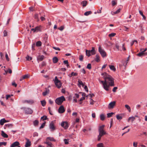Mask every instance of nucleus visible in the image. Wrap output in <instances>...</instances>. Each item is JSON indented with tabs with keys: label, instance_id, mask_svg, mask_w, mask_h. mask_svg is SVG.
Instances as JSON below:
<instances>
[{
	"label": "nucleus",
	"instance_id": "23",
	"mask_svg": "<svg viewBox=\"0 0 147 147\" xmlns=\"http://www.w3.org/2000/svg\"><path fill=\"white\" fill-rule=\"evenodd\" d=\"M135 118L134 117H131L129 118L128 120V121L129 122L130 120H131V122H133V121L135 120Z\"/></svg>",
	"mask_w": 147,
	"mask_h": 147
},
{
	"label": "nucleus",
	"instance_id": "43",
	"mask_svg": "<svg viewBox=\"0 0 147 147\" xmlns=\"http://www.w3.org/2000/svg\"><path fill=\"white\" fill-rule=\"evenodd\" d=\"M97 147H105L103 146V143H100L97 144Z\"/></svg>",
	"mask_w": 147,
	"mask_h": 147
},
{
	"label": "nucleus",
	"instance_id": "51",
	"mask_svg": "<svg viewBox=\"0 0 147 147\" xmlns=\"http://www.w3.org/2000/svg\"><path fill=\"white\" fill-rule=\"evenodd\" d=\"M116 35V34L115 33H111L109 34V36L111 37H113L114 36Z\"/></svg>",
	"mask_w": 147,
	"mask_h": 147
},
{
	"label": "nucleus",
	"instance_id": "13",
	"mask_svg": "<svg viewBox=\"0 0 147 147\" xmlns=\"http://www.w3.org/2000/svg\"><path fill=\"white\" fill-rule=\"evenodd\" d=\"M44 143L47 145V147H54V145L50 142L46 141Z\"/></svg>",
	"mask_w": 147,
	"mask_h": 147
},
{
	"label": "nucleus",
	"instance_id": "36",
	"mask_svg": "<svg viewBox=\"0 0 147 147\" xmlns=\"http://www.w3.org/2000/svg\"><path fill=\"white\" fill-rule=\"evenodd\" d=\"M86 55L88 57L90 56V51L86 50Z\"/></svg>",
	"mask_w": 147,
	"mask_h": 147
},
{
	"label": "nucleus",
	"instance_id": "31",
	"mask_svg": "<svg viewBox=\"0 0 147 147\" xmlns=\"http://www.w3.org/2000/svg\"><path fill=\"white\" fill-rule=\"evenodd\" d=\"M92 13L91 11H88L84 13V14L85 16H87Z\"/></svg>",
	"mask_w": 147,
	"mask_h": 147
},
{
	"label": "nucleus",
	"instance_id": "39",
	"mask_svg": "<svg viewBox=\"0 0 147 147\" xmlns=\"http://www.w3.org/2000/svg\"><path fill=\"white\" fill-rule=\"evenodd\" d=\"M116 117L117 119L118 120H120L122 118V117L120 115H119L118 114L116 115Z\"/></svg>",
	"mask_w": 147,
	"mask_h": 147
},
{
	"label": "nucleus",
	"instance_id": "12",
	"mask_svg": "<svg viewBox=\"0 0 147 147\" xmlns=\"http://www.w3.org/2000/svg\"><path fill=\"white\" fill-rule=\"evenodd\" d=\"M116 102L114 101L111 102L109 104L108 106V108L109 109L113 108L115 105Z\"/></svg>",
	"mask_w": 147,
	"mask_h": 147
},
{
	"label": "nucleus",
	"instance_id": "33",
	"mask_svg": "<svg viewBox=\"0 0 147 147\" xmlns=\"http://www.w3.org/2000/svg\"><path fill=\"white\" fill-rule=\"evenodd\" d=\"M39 123L38 121L37 120H35L33 122L34 125L35 126H37L38 125Z\"/></svg>",
	"mask_w": 147,
	"mask_h": 147
},
{
	"label": "nucleus",
	"instance_id": "47",
	"mask_svg": "<svg viewBox=\"0 0 147 147\" xmlns=\"http://www.w3.org/2000/svg\"><path fill=\"white\" fill-rule=\"evenodd\" d=\"M83 59V56L82 55H80L79 56V60L80 61H82Z\"/></svg>",
	"mask_w": 147,
	"mask_h": 147
},
{
	"label": "nucleus",
	"instance_id": "48",
	"mask_svg": "<svg viewBox=\"0 0 147 147\" xmlns=\"http://www.w3.org/2000/svg\"><path fill=\"white\" fill-rule=\"evenodd\" d=\"M7 144V142H0V146L3 145L4 146H6Z\"/></svg>",
	"mask_w": 147,
	"mask_h": 147
},
{
	"label": "nucleus",
	"instance_id": "62",
	"mask_svg": "<svg viewBox=\"0 0 147 147\" xmlns=\"http://www.w3.org/2000/svg\"><path fill=\"white\" fill-rule=\"evenodd\" d=\"M38 135V134L37 132H35L33 134V136L34 137H35V136H37Z\"/></svg>",
	"mask_w": 147,
	"mask_h": 147
},
{
	"label": "nucleus",
	"instance_id": "26",
	"mask_svg": "<svg viewBox=\"0 0 147 147\" xmlns=\"http://www.w3.org/2000/svg\"><path fill=\"white\" fill-rule=\"evenodd\" d=\"M87 3V2L86 1H82L81 3V4L82 5L83 7H85Z\"/></svg>",
	"mask_w": 147,
	"mask_h": 147
},
{
	"label": "nucleus",
	"instance_id": "54",
	"mask_svg": "<svg viewBox=\"0 0 147 147\" xmlns=\"http://www.w3.org/2000/svg\"><path fill=\"white\" fill-rule=\"evenodd\" d=\"M117 3L114 1L113 0L112 1V4L113 6H114Z\"/></svg>",
	"mask_w": 147,
	"mask_h": 147
},
{
	"label": "nucleus",
	"instance_id": "27",
	"mask_svg": "<svg viewBox=\"0 0 147 147\" xmlns=\"http://www.w3.org/2000/svg\"><path fill=\"white\" fill-rule=\"evenodd\" d=\"M96 58L95 59V60L97 62H99L100 61V57L99 55H96Z\"/></svg>",
	"mask_w": 147,
	"mask_h": 147
},
{
	"label": "nucleus",
	"instance_id": "60",
	"mask_svg": "<svg viewBox=\"0 0 147 147\" xmlns=\"http://www.w3.org/2000/svg\"><path fill=\"white\" fill-rule=\"evenodd\" d=\"M117 89V87H114L113 89V91L114 92H115L116 91V90Z\"/></svg>",
	"mask_w": 147,
	"mask_h": 147
},
{
	"label": "nucleus",
	"instance_id": "49",
	"mask_svg": "<svg viewBox=\"0 0 147 147\" xmlns=\"http://www.w3.org/2000/svg\"><path fill=\"white\" fill-rule=\"evenodd\" d=\"M86 68L89 69H91V64L90 63H89L88 64Z\"/></svg>",
	"mask_w": 147,
	"mask_h": 147
},
{
	"label": "nucleus",
	"instance_id": "18",
	"mask_svg": "<svg viewBox=\"0 0 147 147\" xmlns=\"http://www.w3.org/2000/svg\"><path fill=\"white\" fill-rule=\"evenodd\" d=\"M6 122H7V120L4 118L1 119L0 121V124L1 125H3L4 123Z\"/></svg>",
	"mask_w": 147,
	"mask_h": 147
},
{
	"label": "nucleus",
	"instance_id": "20",
	"mask_svg": "<svg viewBox=\"0 0 147 147\" xmlns=\"http://www.w3.org/2000/svg\"><path fill=\"white\" fill-rule=\"evenodd\" d=\"M1 135L3 137L5 138H7L8 137V135L3 131H1Z\"/></svg>",
	"mask_w": 147,
	"mask_h": 147
},
{
	"label": "nucleus",
	"instance_id": "57",
	"mask_svg": "<svg viewBox=\"0 0 147 147\" xmlns=\"http://www.w3.org/2000/svg\"><path fill=\"white\" fill-rule=\"evenodd\" d=\"M5 56V58H6V59L7 60V61H9V58L8 56V55L7 54V53H6Z\"/></svg>",
	"mask_w": 147,
	"mask_h": 147
},
{
	"label": "nucleus",
	"instance_id": "11",
	"mask_svg": "<svg viewBox=\"0 0 147 147\" xmlns=\"http://www.w3.org/2000/svg\"><path fill=\"white\" fill-rule=\"evenodd\" d=\"M44 58L45 56L43 55H39L37 57V60L39 63V61H42Z\"/></svg>",
	"mask_w": 147,
	"mask_h": 147
},
{
	"label": "nucleus",
	"instance_id": "59",
	"mask_svg": "<svg viewBox=\"0 0 147 147\" xmlns=\"http://www.w3.org/2000/svg\"><path fill=\"white\" fill-rule=\"evenodd\" d=\"M94 101L92 99H90V104L91 105H93L94 104Z\"/></svg>",
	"mask_w": 147,
	"mask_h": 147
},
{
	"label": "nucleus",
	"instance_id": "63",
	"mask_svg": "<svg viewBox=\"0 0 147 147\" xmlns=\"http://www.w3.org/2000/svg\"><path fill=\"white\" fill-rule=\"evenodd\" d=\"M49 103L51 104H53V101H52L51 99H50L49 100Z\"/></svg>",
	"mask_w": 147,
	"mask_h": 147
},
{
	"label": "nucleus",
	"instance_id": "19",
	"mask_svg": "<svg viewBox=\"0 0 147 147\" xmlns=\"http://www.w3.org/2000/svg\"><path fill=\"white\" fill-rule=\"evenodd\" d=\"M90 53L92 55H94L96 53V51L94 47H92V49L91 50H89Z\"/></svg>",
	"mask_w": 147,
	"mask_h": 147
},
{
	"label": "nucleus",
	"instance_id": "40",
	"mask_svg": "<svg viewBox=\"0 0 147 147\" xmlns=\"http://www.w3.org/2000/svg\"><path fill=\"white\" fill-rule=\"evenodd\" d=\"M34 17L35 19L37 21H39L38 15L37 14H36L35 15Z\"/></svg>",
	"mask_w": 147,
	"mask_h": 147
},
{
	"label": "nucleus",
	"instance_id": "37",
	"mask_svg": "<svg viewBox=\"0 0 147 147\" xmlns=\"http://www.w3.org/2000/svg\"><path fill=\"white\" fill-rule=\"evenodd\" d=\"M114 114V113L113 112L108 113L107 114V117L108 118L110 117H111Z\"/></svg>",
	"mask_w": 147,
	"mask_h": 147
},
{
	"label": "nucleus",
	"instance_id": "55",
	"mask_svg": "<svg viewBox=\"0 0 147 147\" xmlns=\"http://www.w3.org/2000/svg\"><path fill=\"white\" fill-rule=\"evenodd\" d=\"M64 141L65 144H68V140L64 139Z\"/></svg>",
	"mask_w": 147,
	"mask_h": 147
},
{
	"label": "nucleus",
	"instance_id": "28",
	"mask_svg": "<svg viewBox=\"0 0 147 147\" xmlns=\"http://www.w3.org/2000/svg\"><path fill=\"white\" fill-rule=\"evenodd\" d=\"M137 55L138 57H142L143 56H144V52L142 51L138 54H137Z\"/></svg>",
	"mask_w": 147,
	"mask_h": 147
},
{
	"label": "nucleus",
	"instance_id": "5",
	"mask_svg": "<svg viewBox=\"0 0 147 147\" xmlns=\"http://www.w3.org/2000/svg\"><path fill=\"white\" fill-rule=\"evenodd\" d=\"M98 51L103 57H104L106 56V53L103 49H102L100 46L99 47Z\"/></svg>",
	"mask_w": 147,
	"mask_h": 147
},
{
	"label": "nucleus",
	"instance_id": "22",
	"mask_svg": "<svg viewBox=\"0 0 147 147\" xmlns=\"http://www.w3.org/2000/svg\"><path fill=\"white\" fill-rule=\"evenodd\" d=\"M58 61V59L57 57H55L53 59V61L54 63H57Z\"/></svg>",
	"mask_w": 147,
	"mask_h": 147
},
{
	"label": "nucleus",
	"instance_id": "6",
	"mask_svg": "<svg viewBox=\"0 0 147 147\" xmlns=\"http://www.w3.org/2000/svg\"><path fill=\"white\" fill-rule=\"evenodd\" d=\"M21 109L24 110L26 114H32L33 112L32 109L28 108L22 107Z\"/></svg>",
	"mask_w": 147,
	"mask_h": 147
},
{
	"label": "nucleus",
	"instance_id": "46",
	"mask_svg": "<svg viewBox=\"0 0 147 147\" xmlns=\"http://www.w3.org/2000/svg\"><path fill=\"white\" fill-rule=\"evenodd\" d=\"M45 123L46 122H44L40 126V129H41L44 128V127L45 125Z\"/></svg>",
	"mask_w": 147,
	"mask_h": 147
},
{
	"label": "nucleus",
	"instance_id": "50",
	"mask_svg": "<svg viewBox=\"0 0 147 147\" xmlns=\"http://www.w3.org/2000/svg\"><path fill=\"white\" fill-rule=\"evenodd\" d=\"M47 119V117L45 116H43L41 117V119H42L43 120H46Z\"/></svg>",
	"mask_w": 147,
	"mask_h": 147
},
{
	"label": "nucleus",
	"instance_id": "52",
	"mask_svg": "<svg viewBox=\"0 0 147 147\" xmlns=\"http://www.w3.org/2000/svg\"><path fill=\"white\" fill-rule=\"evenodd\" d=\"M63 63L65 64H66L67 66L68 67L69 66L68 62L67 60H65L63 61Z\"/></svg>",
	"mask_w": 147,
	"mask_h": 147
},
{
	"label": "nucleus",
	"instance_id": "3",
	"mask_svg": "<svg viewBox=\"0 0 147 147\" xmlns=\"http://www.w3.org/2000/svg\"><path fill=\"white\" fill-rule=\"evenodd\" d=\"M65 100V99L63 96L57 98L55 100V102L58 105H61L63 101Z\"/></svg>",
	"mask_w": 147,
	"mask_h": 147
},
{
	"label": "nucleus",
	"instance_id": "41",
	"mask_svg": "<svg viewBox=\"0 0 147 147\" xmlns=\"http://www.w3.org/2000/svg\"><path fill=\"white\" fill-rule=\"evenodd\" d=\"M26 59L27 60L30 61L32 59V58L31 57H30L29 55H27L26 57Z\"/></svg>",
	"mask_w": 147,
	"mask_h": 147
},
{
	"label": "nucleus",
	"instance_id": "42",
	"mask_svg": "<svg viewBox=\"0 0 147 147\" xmlns=\"http://www.w3.org/2000/svg\"><path fill=\"white\" fill-rule=\"evenodd\" d=\"M78 75V74L77 73H74V72H72L71 73V76H70V77H71L72 76H76Z\"/></svg>",
	"mask_w": 147,
	"mask_h": 147
},
{
	"label": "nucleus",
	"instance_id": "1",
	"mask_svg": "<svg viewBox=\"0 0 147 147\" xmlns=\"http://www.w3.org/2000/svg\"><path fill=\"white\" fill-rule=\"evenodd\" d=\"M105 81H101L100 82L102 84L104 88L106 91L109 90V88L110 86H114L115 85L114 79L110 75L106 74L104 76Z\"/></svg>",
	"mask_w": 147,
	"mask_h": 147
},
{
	"label": "nucleus",
	"instance_id": "8",
	"mask_svg": "<svg viewBox=\"0 0 147 147\" xmlns=\"http://www.w3.org/2000/svg\"><path fill=\"white\" fill-rule=\"evenodd\" d=\"M65 111V109L63 106L61 105L58 109V112L59 113H63Z\"/></svg>",
	"mask_w": 147,
	"mask_h": 147
},
{
	"label": "nucleus",
	"instance_id": "2",
	"mask_svg": "<svg viewBox=\"0 0 147 147\" xmlns=\"http://www.w3.org/2000/svg\"><path fill=\"white\" fill-rule=\"evenodd\" d=\"M105 125H102L100 126L98 129V132L99 134L98 136L97 140L98 141L100 140L102 136L106 134V132L104 130Z\"/></svg>",
	"mask_w": 147,
	"mask_h": 147
},
{
	"label": "nucleus",
	"instance_id": "16",
	"mask_svg": "<svg viewBox=\"0 0 147 147\" xmlns=\"http://www.w3.org/2000/svg\"><path fill=\"white\" fill-rule=\"evenodd\" d=\"M48 140H49L51 141H53L54 142L56 141V140L53 137H48L46 138V141H47Z\"/></svg>",
	"mask_w": 147,
	"mask_h": 147
},
{
	"label": "nucleus",
	"instance_id": "29",
	"mask_svg": "<svg viewBox=\"0 0 147 147\" xmlns=\"http://www.w3.org/2000/svg\"><path fill=\"white\" fill-rule=\"evenodd\" d=\"M41 45L42 42L40 41H38L36 42V45L37 47H40L41 46Z\"/></svg>",
	"mask_w": 147,
	"mask_h": 147
},
{
	"label": "nucleus",
	"instance_id": "44",
	"mask_svg": "<svg viewBox=\"0 0 147 147\" xmlns=\"http://www.w3.org/2000/svg\"><path fill=\"white\" fill-rule=\"evenodd\" d=\"M6 126L8 127H12L13 126V125L12 124H6L5 125Z\"/></svg>",
	"mask_w": 147,
	"mask_h": 147
},
{
	"label": "nucleus",
	"instance_id": "17",
	"mask_svg": "<svg viewBox=\"0 0 147 147\" xmlns=\"http://www.w3.org/2000/svg\"><path fill=\"white\" fill-rule=\"evenodd\" d=\"M35 28V32H38L41 31V26H36Z\"/></svg>",
	"mask_w": 147,
	"mask_h": 147
},
{
	"label": "nucleus",
	"instance_id": "7",
	"mask_svg": "<svg viewBox=\"0 0 147 147\" xmlns=\"http://www.w3.org/2000/svg\"><path fill=\"white\" fill-rule=\"evenodd\" d=\"M61 125L65 129H67L68 128L69 125L67 122L63 121L61 123Z\"/></svg>",
	"mask_w": 147,
	"mask_h": 147
},
{
	"label": "nucleus",
	"instance_id": "21",
	"mask_svg": "<svg viewBox=\"0 0 147 147\" xmlns=\"http://www.w3.org/2000/svg\"><path fill=\"white\" fill-rule=\"evenodd\" d=\"M121 10V9L120 8L118 9L116 11H111V14L113 15H114L115 14H116L119 13Z\"/></svg>",
	"mask_w": 147,
	"mask_h": 147
},
{
	"label": "nucleus",
	"instance_id": "32",
	"mask_svg": "<svg viewBox=\"0 0 147 147\" xmlns=\"http://www.w3.org/2000/svg\"><path fill=\"white\" fill-rule=\"evenodd\" d=\"M125 107L128 110L129 112H131V108L129 105H125Z\"/></svg>",
	"mask_w": 147,
	"mask_h": 147
},
{
	"label": "nucleus",
	"instance_id": "64",
	"mask_svg": "<svg viewBox=\"0 0 147 147\" xmlns=\"http://www.w3.org/2000/svg\"><path fill=\"white\" fill-rule=\"evenodd\" d=\"M137 143L134 142L133 143V146L134 147H137Z\"/></svg>",
	"mask_w": 147,
	"mask_h": 147
},
{
	"label": "nucleus",
	"instance_id": "10",
	"mask_svg": "<svg viewBox=\"0 0 147 147\" xmlns=\"http://www.w3.org/2000/svg\"><path fill=\"white\" fill-rule=\"evenodd\" d=\"M26 143L25 145V147H29L31 146V142L27 138H26Z\"/></svg>",
	"mask_w": 147,
	"mask_h": 147
},
{
	"label": "nucleus",
	"instance_id": "30",
	"mask_svg": "<svg viewBox=\"0 0 147 147\" xmlns=\"http://www.w3.org/2000/svg\"><path fill=\"white\" fill-rule=\"evenodd\" d=\"M139 11L140 14L143 17V19H144V20H145L146 19V17L143 14V12L141 11Z\"/></svg>",
	"mask_w": 147,
	"mask_h": 147
},
{
	"label": "nucleus",
	"instance_id": "53",
	"mask_svg": "<svg viewBox=\"0 0 147 147\" xmlns=\"http://www.w3.org/2000/svg\"><path fill=\"white\" fill-rule=\"evenodd\" d=\"M22 77L24 79L28 78L29 77L28 75V74L24 75Z\"/></svg>",
	"mask_w": 147,
	"mask_h": 147
},
{
	"label": "nucleus",
	"instance_id": "4",
	"mask_svg": "<svg viewBox=\"0 0 147 147\" xmlns=\"http://www.w3.org/2000/svg\"><path fill=\"white\" fill-rule=\"evenodd\" d=\"M54 81L55 84L56 86L58 88H60L62 85V84H61L60 81L58 79L57 76H56L55 77Z\"/></svg>",
	"mask_w": 147,
	"mask_h": 147
},
{
	"label": "nucleus",
	"instance_id": "38",
	"mask_svg": "<svg viewBox=\"0 0 147 147\" xmlns=\"http://www.w3.org/2000/svg\"><path fill=\"white\" fill-rule=\"evenodd\" d=\"M46 65V63L45 61H43L42 62L40 68H41L42 67L45 66Z\"/></svg>",
	"mask_w": 147,
	"mask_h": 147
},
{
	"label": "nucleus",
	"instance_id": "58",
	"mask_svg": "<svg viewBox=\"0 0 147 147\" xmlns=\"http://www.w3.org/2000/svg\"><path fill=\"white\" fill-rule=\"evenodd\" d=\"M64 28V27L63 26H62L59 28L58 29L61 31H62L63 30Z\"/></svg>",
	"mask_w": 147,
	"mask_h": 147
},
{
	"label": "nucleus",
	"instance_id": "56",
	"mask_svg": "<svg viewBox=\"0 0 147 147\" xmlns=\"http://www.w3.org/2000/svg\"><path fill=\"white\" fill-rule=\"evenodd\" d=\"M4 36H6L7 35V32L6 30H4L3 32Z\"/></svg>",
	"mask_w": 147,
	"mask_h": 147
},
{
	"label": "nucleus",
	"instance_id": "35",
	"mask_svg": "<svg viewBox=\"0 0 147 147\" xmlns=\"http://www.w3.org/2000/svg\"><path fill=\"white\" fill-rule=\"evenodd\" d=\"M41 104L43 107L45 106L46 104V102L45 100H41L40 101Z\"/></svg>",
	"mask_w": 147,
	"mask_h": 147
},
{
	"label": "nucleus",
	"instance_id": "61",
	"mask_svg": "<svg viewBox=\"0 0 147 147\" xmlns=\"http://www.w3.org/2000/svg\"><path fill=\"white\" fill-rule=\"evenodd\" d=\"M53 48L56 50H58V51L60 50V49L58 47H53Z\"/></svg>",
	"mask_w": 147,
	"mask_h": 147
},
{
	"label": "nucleus",
	"instance_id": "45",
	"mask_svg": "<svg viewBox=\"0 0 147 147\" xmlns=\"http://www.w3.org/2000/svg\"><path fill=\"white\" fill-rule=\"evenodd\" d=\"M78 85L79 86V87H80V85H81V84H82L83 83L79 79L78 80Z\"/></svg>",
	"mask_w": 147,
	"mask_h": 147
},
{
	"label": "nucleus",
	"instance_id": "15",
	"mask_svg": "<svg viewBox=\"0 0 147 147\" xmlns=\"http://www.w3.org/2000/svg\"><path fill=\"white\" fill-rule=\"evenodd\" d=\"M23 103H27L29 104H32L34 102V101L32 100H25L22 101Z\"/></svg>",
	"mask_w": 147,
	"mask_h": 147
},
{
	"label": "nucleus",
	"instance_id": "14",
	"mask_svg": "<svg viewBox=\"0 0 147 147\" xmlns=\"http://www.w3.org/2000/svg\"><path fill=\"white\" fill-rule=\"evenodd\" d=\"M20 144L19 142L16 141L12 144L10 146V147H16L17 146H18Z\"/></svg>",
	"mask_w": 147,
	"mask_h": 147
},
{
	"label": "nucleus",
	"instance_id": "34",
	"mask_svg": "<svg viewBox=\"0 0 147 147\" xmlns=\"http://www.w3.org/2000/svg\"><path fill=\"white\" fill-rule=\"evenodd\" d=\"M100 119L102 121H103L105 120V116L104 114H101L100 115Z\"/></svg>",
	"mask_w": 147,
	"mask_h": 147
},
{
	"label": "nucleus",
	"instance_id": "25",
	"mask_svg": "<svg viewBox=\"0 0 147 147\" xmlns=\"http://www.w3.org/2000/svg\"><path fill=\"white\" fill-rule=\"evenodd\" d=\"M49 89H47L46 88V90L45 92L42 93V95L43 96H45L47 94H48L49 93Z\"/></svg>",
	"mask_w": 147,
	"mask_h": 147
},
{
	"label": "nucleus",
	"instance_id": "24",
	"mask_svg": "<svg viewBox=\"0 0 147 147\" xmlns=\"http://www.w3.org/2000/svg\"><path fill=\"white\" fill-rule=\"evenodd\" d=\"M109 66L111 70L113 71H116V68L114 66L109 65Z\"/></svg>",
	"mask_w": 147,
	"mask_h": 147
},
{
	"label": "nucleus",
	"instance_id": "9",
	"mask_svg": "<svg viewBox=\"0 0 147 147\" xmlns=\"http://www.w3.org/2000/svg\"><path fill=\"white\" fill-rule=\"evenodd\" d=\"M49 128L51 129V131H53L55 129V127L54 126L53 121H52L49 124Z\"/></svg>",
	"mask_w": 147,
	"mask_h": 147
}]
</instances>
